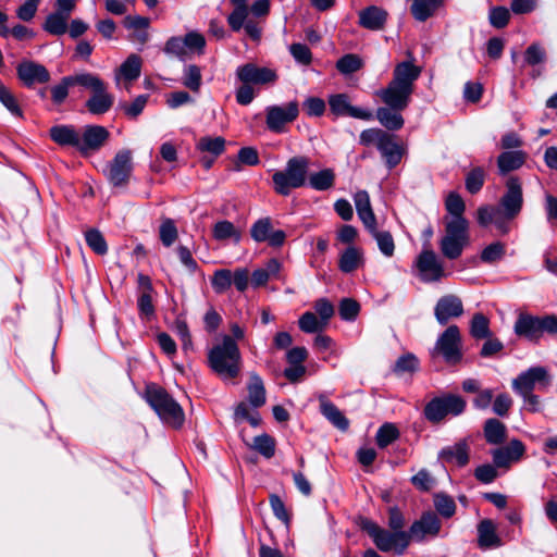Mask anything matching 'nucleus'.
Masks as SVG:
<instances>
[{"mask_svg":"<svg viewBox=\"0 0 557 557\" xmlns=\"http://www.w3.org/2000/svg\"><path fill=\"white\" fill-rule=\"evenodd\" d=\"M354 202L357 210V214L364 225V227H372L376 223L375 214L372 210L370 196L367 190H358L354 195Z\"/></svg>","mask_w":557,"mask_h":557,"instance_id":"26","label":"nucleus"},{"mask_svg":"<svg viewBox=\"0 0 557 557\" xmlns=\"http://www.w3.org/2000/svg\"><path fill=\"white\" fill-rule=\"evenodd\" d=\"M438 457L445 462L465 467L469 462V444L467 440H461L454 445L444 447L440 451Z\"/></svg>","mask_w":557,"mask_h":557,"instance_id":"23","label":"nucleus"},{"mask_svg":"<svg viewBox=\"0 0 557 557\" xmlns=\"http://www.w3.org/2000/svg\"><path fill=\"white\" fill-rule=\"evenodd\" d=\"M505 255V245L495 242L486 246L481 252V260L486 263H493L500 260Z\"/></svg>","mask_w":557,"mask_h":557,"instance_id":"61","label":"nucleus"},{"mask_svg":"<svg viewBox=\"0 0 557 557\" xmlns=\"http://www.w3.org/2000/svg\"><path fill=\"white\" fill-rule=\"evenodd\" d=\"M146 399L163 422L174 428L183 424L184 411L165 389L150 385L146 391Z\"/></svg>","mask_w":557,"mask_h":557,"instance_id":"5","label":"nucleus"},{"mask_svg":"<svg viewBox=\"0 0 557 557\" xmlns=\"http://www.w3.org/2000/svg\"><path fill=\"white\" fill-rule=\"evenodd\" d=\"M462 313V300L454 294L442 296L434 308L435 319L441 325L447 324L450 319L459 318Z\"/></svg>","mask_w":557,"mask_h":557,"instance_id":"18","label":"nucleus"},{"mask_svg":"<svg viewBox=\"0 0 557 557\" xmlns=\"http://www.w3.org/2000/svg\"><path fill=\"white\" fill-rule=\"evenodd\" d=\"M362 67V60L352 53L345 54L336 62V69L344 75L352 74Z\"/></svg>","mask_w":557,"mask_h":557,"instance_id":"48","label":"nucleus"},{"mask_svg":"<svg viewBox=\"0 0 557 557\" xmlns=\"http://www.w3.org/2000/svg\"><path fill=\"white\" fill-rule=\"evenodd\" d=\"M299 114L298 103L290 101L283 106H269L265 109V124L273 133H283L285 126L294 122Z\"/></svg>","mask_w":557,"mask_h":557,"instance_id":"11","label":"nucleus"},{"mask_svg":"<svg viewBox=\"0 0 557 557\" xmlns=\"http://www.w3.org/2000/svg\"><path fill=\"white\" fill-rule=\"evenodd\" d=\"M335 173L332 169H324L309 175V186L319 191H324L333 187Z\"/></svg>","mask_w":557,"mask_h":557,"instance_id":"37","label":"nucleus"},{"mask_svg":"<svg viewBox=\"0 0 557 557\" xmlns=\"http://www.w3.org/2000/svg\"><path fill=\"white\" fill-rule=\"evenodd\" d=\"M330 110L337 116H350L363 121L373 119L371 111L350 104L349 97L346 94L332 95L329 98Z\"/></svg>","mask_w":557,"mask_h":557,"instance_id":"17","label":"nucleus"},{"mask_svg":"<svg viewBox=\"0 0 557 557\" xmlns=\"http://www.w3.org/2000/svg\"><path fill=\"white\" fill-rule=\"evenodd\" d=\"M208 360L212 371L223 381L234 380L240 372V350L230 335H224L222 343L210 349Z\"/></svg>","mask_w":557,"mask_h":557,"instance_id":"3","label":"nucleus"},{"mask_svg":"<svg viewBox=\"0 0 557 557\" xmlns=\"http://www.w3.org/2000/svg\"><path fill=\"white\" fill-rule=\"evenodd\" d=\"M420 74L421 67L414 65L412 61L398 63L394 69L392 81L386 87L376 91L377 97L387 107L407 109Z\"/></svg>","mask_w":557,"mask_h":557,"instance_id":"2","label":"nucleus"},{"mask_svg":"<svg viewBox=\"0 0 557 557\" xmlns=\"http://www.w3.org/2000/svg\"><path fill=\"white\" fill-rule=\"evenodd\" d=\"M470 334L475 339L491 337L490 320L483 313L473 314L470 322Z\"/></svg>","mask_w":557,"mask_h":557,"instance_id":"45","label":"nucleus"},{"mask_svg":"<svg viewBox=\"0 0 557 557\" xmlns=\"http://www.w3.org/2000/svg\"><path fill=\"white\" fill-rule=\"evenodd\" d=\"M182 84L194 92H199L202 76L200 67L195 64H189L184 67Z\"/></svg>","mask_w":557,"mask_h":557,"instance_id":"43","label":"nucleus"},{"mask_svg":"<svg viewBox=\"0 0 557 557\" xmlns=\"http://www.w3.org/2000/svg\"><path fill=\"white\" fill-rule=\"evenodd\" d=\"M442 522L437 515L433 511L423 512L419 520H416L409 531L410 540L422 542L428 536L435 537L438 535Z\"/></svg>","mask_w":557,"mask_h":557,"instance_id":"14","label":"nucleus"},{"mask_svg":"<svg viewBox=\"0 0 557 557\" xmlns=\"http://www.w3.org/2000/svg\"><path fill=\"white\" fill-rule=\"evenodd\" d=\"M79 152L87 154L90 151H96L109 138V132L106 127L100 125H87L83 133H81Z\"/></svg>","mask_w":557,"mask_h":557,"instance_id":"21","label":"nucleus"},{"mask_svg":"<svg viewBox=\"0 0 557 557\" xmlns=\"http://www.w3.org/2000/svg\"><path fill=\"white\" fill-rule=\"evenodd\" d=\"M114 103V97L108 92L107 85L100 91H95L86 101L85 107L94 115L107 113Z\"/></svg>","mask_w":557,"mask_h":557,"instance_id":"25","label":"nucleus"},{"mask_svg":"<svg viewBox=\"0 0 557 557\" xmlns=\"http://www.w3.org/2000/svg\"><path fill=\"white\" fill-rule=\"evenodd\" d=\"M321 413L338 430L346 431L349 422L342 411L331 401L321 398Z\"/></svg>","mask_w":557,"mask_h":557,"instance_id":"34","label":"nucleus"},{"mask_svg":"<svg viewBox=\"0 0 557 557\" xmlns=\"http://www.w3.org/2000/svg\"><path fill=\"white\" fill-rule=\"evenodd\" d=\"M363 251L356 246H348L339 256L338 268L344 273H351L363 264Z\"/></svg>","mask_w":557,"mask_h":557,"instance_id":"30","label":"nucleus"},{"mask_svg":"<svg viewBox=\"0 0 557 557\" xmlns=\"http://www.w3.org/2000/svg\"><path fill=\"white\" fill-rule=\"evenodd\" d=\"M387 132L381 128H368L361 132L359 136V143L366 147L375 146L379 148Z\"/></svg>","mask_w":557,"mask_h":557,"instance_id":"55","label":"nucleus"},{"mask_svg":"<svg viewBox=\"0 0 557 557\" xmlns=\"http://www.w3.org/2000/svg\"><path fill=\"white\" fill-rule=\"evenodd\" d=\"M360 310L359 304L351 298H344L339 305V315L343 320L352 321Z\"/></svg>","mask_w":557,"mask_h":557,"instance_id":"64","label":"nucleus"},{"mask_svg":"<svg viewBox=\"0 0 557 557\" xmlns=\"http://www.w3.org/2000/svg\"><path fill=\"white\" fill-rule=\"evenodd\" d=\"M212 236L219 242L233 239L235 243H238L242 237L240 232L227 220L218 221L213 225Z\"/></svg>","mask_w":557,"mask_h":557,"instance_id":"38","label":"nucleus"},{"mask_svg":"<svg viewBox=\"0 0 557 557\" xmlns=\"http://www.w3.org/2000/svg\"><path fill=\"white\" fill-rule=\"evenodd\" d=\"M0 102L12 115L22 117L23 113L15 96L2 84H0Z\"/></svg>","mask_w":557,"mask_h":557,"instance_id":"57","label":"nucleus"},{"mask_svg":"<svg viewBox=\"0 0 557 557\" xmlns=\"http://www.w3.org/2000/svg\"><path fill=\"white\" fill-rule=\"evenodd\" d=\"M426 245L429 244H424V248L417 257L416 267L419 271L421 281L425 283L438 282L447 274L443 262L432 249L425 248Z\"/></svg>","mask_w":557,"mask_h":557,"instance_id":"12","label":"nucleus"},{"mask_svg":"<svg viewBox=\"0 0 557 557\" xmlns=\"http://www.w3.org/2000/svg\"><path fill=\"white\" fill-rule=\"evenodd\" d=\"M148 99V95H140L136 97L131 103L121 104V108L129 119H136L144 111Z\"/></svg>","mask_w":557,"mask_h":557,"instance_id":"62","label":"nucleus"},{"mask_svg":"<svg viewBox=\"0 0 557 557\" xmlns=\"http://www.w3.org/2000/svg\"><path fill=\"white\" fill-rule=\"evenodd\" d=\"M387 12L376 5H371L360 11L359 24L371 30H379L384 27L386 23Z\"/></svg>","mask_w":557,"mask_h":557,"instance_id":"27","label":"nucleus"},{"mask_svg":"<svg viewBox=\"0 0 557 557\" xmlns=\"http://www.w3.org/2000/svg\"><path fill=\"white\" fill-rule=\"evenodd\" d=\"M405 109H396L392 107H381L376 110L375 116L380 124L388 131H398L404 126V117L401 111Z\"/></svg>","mask_w":557,"mask_h":557,"instance_id":"29","label":"nucleus"},{"mask_svg":"<svg viewBox=\"0 0 557 557\" xmlns=\"http://www.w3.org/2000/svg\"><path fill=\"white\" fill-rule=\"evenodd\" d=\"M418 367V358L413 354H405L396 360L393 371L397 374H403L406 372H414Z\"/></svg>","mask_w":557,"mask_h":557,"instance_id":"56","label":"nucleus"},{"mask_svg":"<svg viewBox=\"0 0 557 557\" xmlns=\"http://www.w3.org/2000/svg\"><path fill=\"white\" fill-rule=\"evenodd\" d=\"M525 161V153L521 150L505 151L497 158L499 173L505 175L520 169Z\"/></svg>","mask_w":557,"mask_h":557,"instance_id":"32","label":"nucleus"},{"mask_svg":"<svg viewBox=\"0 0 557 557\" xmlns=\"http://www.w3.org/2000/svg\"><path fill=\"white\" fill-rule=\"evenodd\" d=\"M132 170V152L126 149L121 150L110 163L107 174L108 181L115 187L124 186L128 182Z\"/></svg>","mask_w":557,"mask_h":557,"instance_id":"13","label":"nucleus"},{"mask_svg":"<svg viewBox=\"0 0 557 557\" xmlns=\"http://www.w3.org/2000/svg\"><path fill=\"white\" fill-rule=\"evenodd\" d=\"M236 76L242 83L250 85H267L273 84L277 79V74L274 70L265 66H258L255 63H246L236 70Z\"/></svg>","mask_w":557,"mask_h":557,"instance_id":"16","label":"nucleus"},{"mask_svg":"<svg viewBox=\"0 0 557 557\" xmlns=\"http://www.w3.org/2000/svg\"><path fill=\"white\" fill-rule=\"evenodd\" d=\"M445 207L447 212L451 214V219L448 222H456L459 220L468 222L463 216V212L466 210L465 201L457 193H450L447 196Z\"/></svg>","mask_w":557,"mask_h":557,"instance_id":"44","label":"nucleus"},{"mask_svg":"<svg viewBox=\"0 0 557 557\" xmlns=\"http://www.w3.org/2000/svg\"><path fill=\"white\" fill-rule=\"evenodd\" d=\"M485 173L482 168L471 170L466 177V188L470 194L480 191L484 184Z\"/></svg>","mask_w":557,"mask_h":557,"instance_id":"60","label":"nucleus"},{"mask_svg":"<svg viewBox=\"0 0 557 557\" xmlns=\"http://www.w3.org/2000/svg\"><path fill=\"white\" fill-rule=\"evenodd\" d=\"M434 506L437 512L444 518H450L456 512V504L454 499L443 493H438L434 496Z\"/></svg>","mask_w":557,"mask_h":557,"instance_id":"50","label":"nucleus"},{"mask_svg":"<svg viewBox=\"0 0 557 557\" xmlns=\"http://www.w3.org/2000/svg\"><path fill=\"white\" fill-rule=\"evenodd\" d=\"M272 231V223L269 218L259 219L256 221L251 228L250 235L252 239L257 243L267 242L269 238L270 232Z\"/></svg>","mask_w":557,"mask_h":557,"instance_id":"51","label":"nucleus"},{"mask_svg":"<svg viewBox=\"0 0 557 557\" xmlns=\"http://www.w3.org/2000/svg\"><path fill=\"white\" fill-rule=\"evenodd\" d=\"M556 327L553 317H536L529 313H520L513 326L518 336L531 342H537L544 333L553 332Z\"/></svg>","mask_w":557,"mask_h":557,"instance_id":"10","label":"nucleus"},{"mask_svg":"<svg viewBox=\"0 0 557 557\" xmlns=\"http://www.w3.org/2000/svg\"><path fill=\"white\" fill-rule=\"evenodd\" d=\"M141 73V59L139 55L132 53L120 65L114 73V81L117 88L124 87L129 91V85L136 81Z\"/></svg>","mask_w":557,"mask_h":557,"instance_id":"19","label":"nucleus"},{"mask_svg":"<svg viewBox=\"0 0 557 557\" xmlns=\"http://www.w3.org/2000/svg\"><path fill=\"white\" fill-rule=\"evenodd\" d=\"M367 230L376 240L380 251L385 257H392L395 251V243L392 234L387 231H379L376 223L373 224V228L367 227Z\"/></svg>","mask_w":557,"mask_h":557,"instance_id":"36","label":"nucleus"},{"mask_svg":"<svg viewBox=\"0 0 557 557\" xmlns=\"http://www.w3.org/2000/svg\"><path fill=\"white\" fill-rule=\"evenodd\" d=\"M196 148L202 152H208L214 157L223 153L225 149V139L221 136H203L198 139Z\"/></svg>","mask_w":557,"mask_h":557,"instance_id":"40","label":"nucleus"},{"mask_svg":"<svg viewBox=\"0 0 557 557\" xmlns=\"http://www.w3.org/2000/svg\"><path fill=\"white\" fill-rule=\"evenodd\" d=\"M253 448L265 458H271L275 453V441L268 434L256 436Z\"/></svg>","mask_w":557,"mask_h":557,"instance_id":"58","label":"nucleus"},{"mask_svg":"<svg viewBox=\"0 0 557 557\" xmlns=\"http://www.w3.org/2000/svg\"><path fill=\"white\" fill-rule=\"evenodd\" d=\"M523 207L522 184L516 176L506 182V190L497 206H482L476 211L480 226L493 224L502 236L511 231V222L520 214Z\"/></svg>","mask_w":557,"mask_h":557,"instance_id":"1","label":"nucleus"},{"mask_svg":"<svg viewBox=\"0 0 557 557\" xmlns=\"http://www.w3.org/2000/svg\"><path fill=\"white\" fill-rule=\"evenodd\" d=\"M73 86L71 76H65L61 79L60 84L51 88L52 101L55 104L64 102L69 95V88Z\"/></svg>","mask_w":557,"mask_h":557,"instance_id":"63","label":"nucleus"},{"mask_svg":"<svg viewBox=\"0 0 557 557\" xmlns=\"http://www.w3.org/2000/svg\"><path fill=\"white\" fill-rule=\"evenodd\" d=\"M67 16L55 11L47 16L44 29L51 35H63L67 28Z\"/></svg>","mask_w":557,"mask_h":557,"instance_id":"46","label":"nucleus"},{"mask_svg":"<svg viewBox=\"0 0 557 557\" xmlns=\"http://www.w3.org/2000/svg\"><path fill=\"white\" fill-rule=\"evenodd\" d=\"M444 0H412L411 14L419 22H425L442 7Z\"/></svg>","mask_w":557,"mask_h":557,"instance_id":"33","label":"nucleus"},{"mask_svg":"<svg viewBox=\"0 0 557 557\" xmlns=\"http://www.w3.org/2000/svg\"><path fill=\"white\" fill-rule=\"evenodd\" d=\"M484 436L488 444H502L506 438L505 424L495 418L487 419L484 423Z\"/></svg>","mask_w":557,"mask_h":557,"instance_id":"35","label":"nucleus"},{"mask_svg":"<svg viewBox=\"0 0 557 557\" xmlns=\"http://www.w3.org/2000/svg\"><path fill=\"white\" fill-rule=\"evenodd\" d=\"M466 406L467 403L461 396L447 394L430 400L424 407V417L432 423H438L448 414H461Z\"/></svg>","mask_w":557,"mask_h":557,"instance_id":"8","label":"nucleus"},{"mask_svg":"<svg viewBox=\"0 0 557 557\" xmlns=\"http://www.w3.org/2000/svg\"><path fill=\"white\" fill-rule=\"evenodd\" d=\"M524 451L525 446L520 440H511L507 446L492 451L493 462L497 468H508L511 462L518 461Z\"/></svg>","mask_w":557,"mask_h":557,"instance_id":"22","label":"nucleus"},{"mask_svg":"<svg viewBox=\"0 0 557 557\" xmlns=\"http://www.w3.org/2000/svg\"><path fill=\"white\" fill-rule=\"evenodd\" d=\"M215 293L222 294L232 286V272L226 269L216 270L211 278Z\"/></svg>","mask_w":557,"mask_h":557,"instance_id":"52","label":"nucleus"},{"mask_svg":"<svg viewBox=\"0 0 557 557\" xmlns=\"http://www.w3.org/2000/svg\"><path fill=\"white\" fill-rule=\"evenodd\" d=\"M51 139L60 146L74 147L79 151L81 132L73 125H54L50 128Z\"/></svg>","mask_w":557,"mask_h":557,"instance_id":"24","label":"nucleus"},{"mask_svg":"<svg viewBox=\"0 0 557 557\" xmlns=\"http://www.w3.org/2000/svg\"><path fill=\"white\" fill-rule=\"evenodd\" d=\"M510 20V12L505 7H494L490 10L488 21L495 28H504Z\"/></svg>","mask_w":557,"mask_h":557,"instance_id":"59","label":"nucleus"},{"mask_svg":"<svg viewBox=\"0 0 557 557\" xmlns=\"http://www.w3.org/2000/svg\"><path fill=\"white\" fill-rule=\"evenodd\" d=\"M73 86L79 85L89 89L92 94L95 91H100L102 87L106 86V83L96 74L92 73H78L75 75H70Z\"/></svg>","mask_w":557,"mask_h":557,"instance_id":"42","label":"nucleus"},{"mask_svg":"<svg viewBox=\"0 0 557 557\" xmlns=\"http://www.w3.org/2000/svg\"><path fill=\"white\" fill-rule=\"evenodd\" d=\"M247 388L250 405L255 408L263 406L265 403V388L258 374H251Z\"/></svg>","mask_w":557,"mask_h":557,"instance_id":"39","label":"nucleus"},{"mask_svg":"<svg viewBox=\"0 0 557 557\" xmlns=\"http://www.w3.org/2000/svg\"><path fill=\"white\" fill-rule=\"evenodd\" d=\"M299 329L305 333H317L325 327V323H322L314 313L307 311L298 321Z\"/></svg>","mask_w":557,"mask_h":557,"instance_id":"54","label":"nucleus"},{"mask_svg":"<svg viewBox=\"0 0 557 557\" xmlns=\"http://www.w3.org/2000/svg\"><path fill=\"white\" fill-rule=\"evenodd\" d=\"M548 379V372L544 367H532L512 381V388L517 394L531 393L537 384L546 387Z\"/></svg>","mask_w":557,"mask_h":557,"instance_id":"15","label":"nucleus"},{"mask_svg":"<svg viewBox=\"0 0 557 557\" xmlns=\"http://www.w3.org/2000/svg\"><path fill=\"white\" fill-rule=\"evenodd\" d=\"M17 77L22 83L32 87L35 84H45L50 81V73L42 64L34 61H23L16 67Z\"/></svg>","mask_w":557,"mask_h":557,"instance_id":"20","label":"nucleus"},{"mask_svg":"<svg viewBox=\"0 0 557 557\" xmlns=\"http://www.w3.org/2000/svg\"><path fill=\"white\" fill-rule=\"evenodd\" d=\"M432 356H441L448 364H457L462 359L461 335L459 327L449 325L437 338Z\"/></svg>","mask_w":557,"mask_h":557,"instance_id":"9","label":"nucleus"},{"mask_svg":"<svg viewBox=\"0 0 557 557\" xmlns=\"http://www.w3.org/2000/svg\"><path fill=\"white\" fill-rule=\"evenodd\" d=\"M398 436L399 432L393 423H384L376 432V444L384 448L396 441Z\"/></svg>","mask_w":557,"mask_h":557,"instance_id":"49","label":"nucleus"},{"mask_svg":"<svg viewBox=\"0 0 557 557\" xmlns=\"http://www.w3.org/2000/svg\"><path fill=\"white\" fill-rule=\"evenodd\" d=\"M86 243L98 255H106L108 245L103 235L98 230H89L85 234Z\"/></svg>","mask_w":557,"mask_h":557,"instance_id":"53","label":"nucleus"},{"mask_svg":"<svg viewBox=\"0 0 557 557\" xmlns=\"http://www.w3.org/2000/svg\"><path fill=\"white\" fill-rule=\"evenodd\" d=\"M235 5L234 10L227 17V22L230 27L234 32H238L243 28L246 23V18L248 15V8L245 0H232Z\"/></svg>","mask_w":557,"mask_h":557,"instance_id":"41","label":"nucleus"},{"mask_svg":"<svg viewBox=\"0 0 557 557\" xmlns=\"http://www.w3.org/2000/svg\"><path fill=\"white\" fill-rule=\"evenodd\" d=\"M478 543L480 547H498L502 541L496 533V525L490 519H483L478 524Z\"/></svg>","mask_w":557,"mask_h":557,"instance_id":"31","label":"nucleus"},{"mask_svg":"<svg viewBox=\"0 0 557 557\" xmlns=\"http://www.w3.org/2000/svg\"><path fill=\"white\" fill-rule=\"evenodd\" d=\"M469 223L462 220L446 222L445 235L440 242L443 256L449 260L458 259L469 243Z\"/></svg>","mask_w":557,"mask_h":557,"instance_id":"7","label":"nucleus"},{"mask_svg":"<svg viewBox=\"0 0 557 557\" xmlns=\"http://www.w3.org/2000/svg\"><path fill=\"white\" fill-rule=\"evenodd\" d=\"M377 150L385 160V163L388 169H394L397 164L400 163L403 158V149L394 140L393 135L387 133L385 138H383L381 145L379 146Z\"/></svg>","mask_w":557,"mask_h":557,"instance_id":"28","label":"nucleus"},{"mask_svg":"<svg viewBox=\"0 0 557 557\" xmlns=\"http://www.w3.org/2000/svg\"><path fill=\"white\" fill-rule=\"evenodd\" d=\"M361 528L381 552H394L397 555H403L409 546L410 535L407 532L386 530L371 520H364Z\"/></svg>","mask_w":557,"mask_h":557,"instance_id":"6","label":"nucleus"},{"mask_svg":"<svg viewBox=\"0 0 557 557\" xmlns=\"http://www.w3.org/2000/svg\"><path fill=\"white\" fill-rule=\"evenodd\" d=\"M159 236L161 243L165 247H171L175 243L178 236V232L172 219L165 218L162 220V223L159 227Z\"/></svg>","mask_w":557,"mask_h":557,"instance_id":"47","label":"nucleus"},{"mask_svg":"<svg viewBox=\"0 0 557 557\" xmlns=\"http://www.w3.org/2000/svg\"><path fill=\"white\" fill-rule=\"evenodd\" d=\"M309 159L307 157L290 158L284 170L272 175L274 190L288 196L293 189L302 187L307 182Z\"/></svg>","mask_w":557,"mask_h":557,"instance_id":"4","label":"nucleus"}]
</instances>
